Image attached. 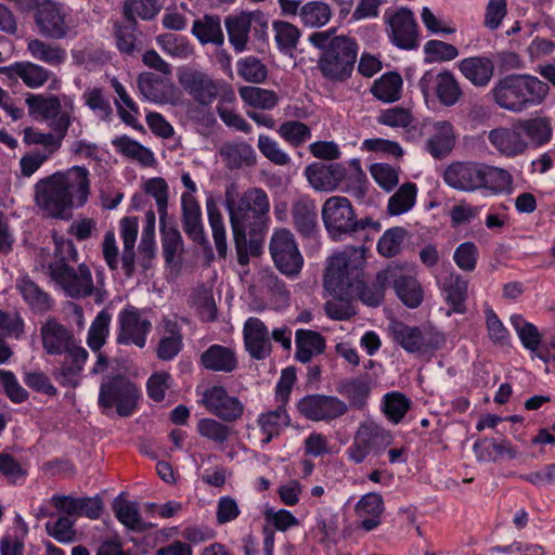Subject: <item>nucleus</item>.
Returning a JSON list of instances; mask_svg holds the SVG:
<instances>
[{"instance_id":"f257e3e1","label":"nucleus","mask_w":555,"mask_h":555,"mask_svg":"<svg viewBox=\"0 0 555 555\" xmlns=\"http://www.w3.org/2000/svg\"><path fill=\"white\" fill-rule=\"evenodd\" d=\"M363 250L354 247H347L343 251L334 254L327 260L324 274V287L335 297L359 296L363 304L377 307L384 298L388 283L376 281L366 284L363 280L364 268Z\"/></svg>"},{"instance_id":"f03ea898","label":"nucleus","mask_w":555,"mask_h":555,"mask_svg":"<svg viewBox=\"0 0 555 555\" xmlns=\"http://www.w3.org/2000/svg\"><path fill=\"white\" fill-rule=\"evenodd\" d=\"M90 172L73 166L55 172L36 184V202L48 216L67 219L75 208L83 207L90 195Z\"/></svg>"},{"instance_id":"7ed1b4c3","label":"nucleus","mask_w":555,"mask_h":555,"mask_svg":"<svg viewBox=\"0 0 555 555\" xmlns=\"http://www.w3.org/2000/svg\"><path fill=\"white\" fill-rule=\"evenodd\" d=\"M550 91L548 83L537 76L509 74L494 82L489 96L499 108L513 114H521L542 105Z\"/></svg>"},{"instance_id":"20e7f679","label":"nucleus","mask_w":555,"mask_h":555,"mask_svg":"<svg viewBox=\"0 0 555 555\" xmlns=\"http://www.w3.org/2000/svg\"><path fill=\"white\" fill-rule=\"evenodd\" d=\"M335 28L315 31L308 41L322 50L318 67L324 78L334 82L349 79L353 73L358 56V43L348 36H334Z\"/></svg>"},{"instance_id":"39448f33","label":"nucleus","mask_w":555,"mask_h":555,"mask_svg":"<svg viewBox=\"0 0 555 555\" xmlns=\"http://www.w3.org/2000/svg\"><path fill=\"white\" fill-rule=\"evenodd\" d=\"M225 208L229 212L233 236L245 238L247 227L257 223L270 210L268 194L260 188L238 193L234 184L225 189Z\"/></svg>"},{"instance_id":"423d86ee","label":"nucleus","mask_w":555,"mask_h":555,"mask_svg":"<svg viewBox=\"0 0 555 555\" xmlns=\"http://www.w3.org/2000/svg\"><path fill=\"white\" fill-rule=\"evenodd\" d=\"M141 398L140 387L129 377L122 374L102 377L98 405L103 414L115 412L120 417H129L139 410Z\"/></svg>"},{"instance_id":"0eeeda50","label":"nucleus","mask_w":555,"mask_h":555,"mask_svg":"<svg viewBox=\"0 0 555 555\" xmlns=\"http://www.w3.org/2000/svg\"><path fill=\"white\" fill-rule=\"evenodd\" d=\"M36 24L40 33L52 39H73L83 24L81 15L72 8L59 3L43 2L36 14Z\"/></svg>"},{"instance_id":"6e6552de","label":"nucleus","mask_w":555,"mask_h":555,"mask_svg":"<svg viewBox=\"0 0 555 555\" xmlns=\"http://www.w3.org/2000/svg\"><path fill=\"white\" fill-rule=\"evenodd\" d=\"M26 103L30 113L47 120L55 133L66 135L75 113L73 96L30 94L26 98Z\"/></svg>"},{"instance_id":"1a4fd4ad","label":"nucleus","mask_w":555,"mask_h":555,"mask_svg":"<svg viewBox=\"0 0 555 555\" xmlns=\"http://www.w3.org/2000/svg\"><path fill=\"white\" fill-rule=\"evenodd\" d=\"M391 430L374 421L360 423L352 443L346 450L349 461L363 463L370 454L380 455L393 443Z\"/></svg>"},{"instance_id":"9d476101","label":"nucleus","mask_w":555,"mask_h":555,"mask_svg":"<svg viewBox=\"0 0 555 555\" xmlns=\"http://www.w3.org/2000/svg\"><path fill=\"white\" fill-rule=\"evenodd\" d=\"M178 80L184 91L198 104L210 105L218 95L222 101L233 102L235 94L224 82L212 79L203 70L185 68L179 72Z\"/></svg>"},{"instance_id":"9b49d317","label":"nucleus","mask_w":555,"mask_h":555,"mask_svg":"<svg viewBox=\"0 0 555 555\" xmlns=\"http://www.w3.org/2000/svg\"><path fill=\"white\" fill-rule=\"evenodd\" d=\"M269 251L276 269L284 275L295 279L304 268V256L293 232L286 228L273 230Z\"/></svg>"},{"instance_id":"f8f14e48","label":"nucleus","mask_w":555,"mask_h":555,"mask_svg":"<svg viewBox=\"0 0 555 555\" xmlns=\"http://www.w3.org/2000/svg\"><path fill=\"white\" fill-rule=\"evenodd\" d=\"M116 343L125 346L144 348L152 332V322L146 311L128 305L117 315Z\"/></svg>"},{"instance_id":"ddd939ff","label":"nucleus","mask_w":555,"mask_h":555,"mask_svg":"<svg viewBox=\"0 0 555 555\" xmlns=\"http://www.w3.org/2000/svg\"><path fill=\"white\" fill-rule=\"evenodd\" d=\"M49 273L52 280L72 298H83L93 292L92 274L85 263L75 269L65 263L63 259L55 260L50 263Z\"/></svg>"},{"instance_id":"4468645a","label":"nucleus","mask_w":555,"mask_h":555,"mask_svg":"<svg viewBox=\"0 0 555 555\" xmlns=\"http://www.w3.org/2000/svg\"><path fill=\"white\" fill-rule=\"evenodd\" d=\"M322 220L328 235L335 241L358 230V220L352 205L344 196H332L324 202Z\"/></svg>"},{"instance_id":"2eb2a0df","label":"nucleus","mask_w":555,"mask_h":555,"mask_svg":"<svg viewBox=\"0 0 555 555\" xmlns=\"http://www.w3.org/2000/svg\"><path fill=\"white\" fill-rule=\"evenodd\" d=\"M418 88L425 99L434 94L448 107L455 105L463 95L459 81L450 70H426L418 81Z\"/></svg>"},{"instance_id":"dca6fc26","label":"nucleus","mask_w":555,"mask_h":555,"mask_svg":"<svg viewBox=\"0 0 555 555\" xmlns=\"http://www.w3.org/2000/svg\"><path fill=\"white\" fill-rule=\"evenodd\" d=\"M299 413L313 422L333 421L343 416L347 404L334 396L308 395L297 402Z\"/></svg>"},{"instance_id":"f3484780","label":"nucleus","mask_w":555,"mask_h":555,"mask_svg":"<svg viewBox=\"0 0 555 555\" xmlns=\"http://www.w3.org/2000/svg\"><path fill=\"white\" fill-rule=\"evenodd\" d=\"M382 283L392 286L398 298L409 308H416L423 300V289L415 278L405 274L399 266H389L378 273Z\"/></svg>"},{"instance_id":"a211bd4d","label":"nucleus","mask_w":555,"mask_h":555,"mask_svg":"<svg viewBox=\"0 0 555 555\" xmlns=\"http://www.w3.org/2000/svg\"><path fill=\"white\" fill-rule=\"evenodd\" d=\"M388 37L392 44L403 50L418 47L417 24L412 11L401 8L387 16Z\"/></svg>"},{"instance_id":"6ab92c4d","label":"nucleus","mask_w":555,"mask_h":555,"mask_svg":"<svg viewBox=\"0 0 555 555\" xmlns=\"http://www.w3.org/2000/svg\"><path fill=\"white\" fill-rule=\"evenodd\" d=\"M201 403L214 415L225 421L238 420L244 411L243 403L228 393L221 386H212L201 393Z\"/></svg>"},{"instance_id":"aec40b11","label":"nucleus","mask_w":555,"mask_h":555,"mask_svg":"<svg viewBox=\"0 0 555 555\" xmlns=\"http://www.w3.org/2000/svg\"><path fill=\"white\" fill-rule=\"evenodd\" d=\"M482 163L453 162L443 172L444 183L460 192L472 193L480 190Z\"/></svg>"},{"instance_id":"412c9836","label":"nucleus","mask_w":555,"mask_h":555,"mask_svg":"<svg viewBox=\"0 0 555 555\" xmlns=\"http://www.w3.org/2000/svg\"><path fill=\"white\" fill-rule=\"evenodd\" d=\"M291 216L297 233L304 240H314L319 232L318 209L315 201L308 195H299L293 199Z\"/></svg>"},{"instance_id":"4be33fe9","label":"nucleus","mask_w":555,"mask_h":555,"mask_svg":"<svg viewBox=\"0 0 555 555\" xmlns=\"http://www.w3.org/2000/svg\"><path fill=\"white\" fill-rule=\"evenodd\" d=\"M254 23L267 27L263 15L258 12H241L229 15L224 21L229 42L236 52H243L247 48L249 31Z\"/></svg>"},{"instance_id":"5701e85b","label":"nucleus","mask_w":555,"mask_h":555,"mask_svg":"<svg viewBox=\"0 0 555 555\" xmlns=\"http://www.w3.org/2000/svg\"><path fill=\"white\" fill-rule=\"evenodd\" d=\"M42 347L48 354L64 356L80 347L73 333L54 319L48 320L40 330Z\"/></svg>"},{"instance_id":"b1692460","label":"nucleus","mask_w":555,"mask_h":555,"mask_svg":"<svg viewBox=\"0 0 555 555\" xmlns=\"http://www.w3.org/2000/svg\"><path fill=\"white\" fill-rule=\"evenodd\" d=\"M488 141L502 156L513 158L528 150V142L518 130L517 122L512 127H496L488 132Z\"/></svg>"},{"instance_id":"393cba45","label":"nucleus","mask_w":555,"mask_h":555,"mask_svg":"<svg viewBox=\"0 0 555 555\" xmlns=\"http://www.w3.org/2000/svg\"><path fill=\"white\" fill-rule=\"evenodd\" d=\"M305 176L310 186L315 191L333 192L344 181L345 166L339 163L328 165L312 163L306 167Z\"/></svg>"},{"instance_id":"a878e982","label":"nucleus","mask_w":555,"mask_h":555,"mask_svg":"<svg viewBox=\"0 0 555 555\" xmlns=\"http://www.w3.org/2000/svg\"><path fill=\"white\" fill-rule=\"evenodd\" d=\"M393 340L410 353L425 354L438 347L430 333L422 332L418 327L395 323L391 327Z\"/></svg>"},{"instance_id":"bb28decb","label":"nucleus","mask_w":555,"mask_h":555,"mask_svg":"<svg viewBox=\"0 0 555 555\" xmlns=\"http://www.w3.org/2000/svg\"><path fill=\"white\" fill-rule=\"evenodd\" d=\"M427 152L436 159L450 154L456 142L454 126L448 120H436L428 125Z\"/></svg>"},{"instance_id":"cd10ccee","label":"nucleus","mask_w":555,"mask_h":555,"mask_svg":"<svg viewBox=\"0 0 555 555\" xmlns=\"http://www.w3.org/2000/svg\"><path fill=\"white\" fill-rule=\"evenodd\" d=\"M138 89L142 96L151 102L160 104H176L179 100V92L171 83L150 72L142 73L137 79Z\"/></svg>"},{"instance_id":"c85d7f7f","label":"nucleus","mask_w":555,"mask_h":555,"mask_svg":"<svg viewBox=\"0 0 555 555\" xmlns=\"http://www.w3.org/2000/svg\"><path fill=\"white\" fill-rule=\"evenodd\" d=\"M246 350L254 359H266L271 353V337L268 327L258 318H248L244 323Z\"/></svg>"},{"instance_id":"c756f323","label":"nucleus","mask_w":555,"mask_h":555,"mask_svg":"<svg viewBox=\"0 0 555 555\" xmlns=\"http://www.w3.org/2000/svg\"><path fill=\"white\" fill-rule=\"evenodd\" d=\"M480 190L486 196L511 195L514 192L512 173L501 167L482 163Z\"/></svg>"},{"instance_id":"7c9ffc66","label":"nucleus","mask_w":555,"mask_h":555,"mask_svg":"<svg viewBox=\"0 0 555 555\" xmlns=\"http://www.w3.org/2000/svg\"><path fill=\"white\" fill-rule=\"evenodd\" d=\"M88 356V351L81 346L64 354V361L54 372L55 379L62 386L77 387L80 384Z\"/></svg>"},{"instance_id":"2f4dec72","label":"nucleus","mask_w":555,"mask_h":555,"mask_svg":"<svg viewBox=\"0 0 555 555\" xmlns=\"http://www.w3.org/2000/svg\"><path fill=\"white\" fill-rule=\"evenodd\" d=\"M457 67L475 87L488 86L495 70L494 60L483 55L465 57L459 62Z\"/></svg>"},{"instance_id":"473e14b6","label":"nucleus","mask_w":555,"mask_h":555,"mask_svg":"<svg viewBox=\"0 0 555 555\" xmlns=\"http://www.w3.org/2000/svg\"><path fill=\"white\" fill-rule=\"evenodd\" d=\"M356 516L360 519V528L372 531L382 524L384 500L377 492H369L360 498L354 506Z\"/></svg>"},{"instance_id":"72a5a7b5","label":"nucleus","mask_w":555,"mask_h":555,"mask_svg":"<svg viewBox=\"0 0 555 555\" xmlns=\"http://www.w3.org/2000/svg\"><path fill=\"white\" fill-rule=\"evenodd\" d=\"M256 423L263 436L261 439V446L263 447L279 437L291 425V416L286 408L280 405L274 410L260 413Z\"/></svg>"},{"instance_id":"f704fd0d","label":"nucleus","mask_w":555,"mask_h":555,"mask_svg":"<svg viewBox=\"0 0 555 555\" xmlns=\"http://www.w3.org/2000/svg\"><path fill=\"white\" fill-rule=\"evenodd\" d=\"M518 130L528 142V146L541 147L551 142L553 137L552 121L545 116L518 119Z\"/></svg>"},{"instance_id":"c9c22d12","label":"nucleus","mask_w":555,"mask_h":555,"mask_svg":"<svg viewBox=\"0 0 555 555\" xmlns=\"http://www.w3.org/2000/svg\"><path fill=\"white\" fill-rule=\"evenodd\" d=\"M10 78L21 79L28 88L42 87L52 76V73L41 65L31 62H15L10 66L0 68Z\"/></svg>"},{"instance_id":"e433bc0d","label":"nucleus","mask_w":555,"mask_h":555,"mask_svg":"<svg viewBox=\"0 0 555 555\" xmlns=\"http://www.w3.org/2000/svg\"><path fill=\"white\" fill-rule=\"evenodd\" d=\"M162 337L157 347V357L170 361L178 356L183 346L181 327L176 320L164 318L162 321Z\"/></svg>"},{"instance_id":"4c0bfd02","label":"nucleus","mask_w":555,"mask_h":555,"mask_svg":"<svg viewBox=\"0 0 555 555\" xmlns=\"http://www.w3.org/2000/svg\"><path fill=\"white\" fill-rule=\"evenodd\" d=\"M16 289L23 297L26 305L37 313H44L51 310L53 299L48 293L41 289L29 276L24 275L17 279Z\"/></svg>"},{"instance_id":"58836bf2","label":"nucleus","mask_w":555,"mask_h":555,"mask_svg":"<svg viewBox=\"0 0 555 555\" xmlns=\"http://www.w3.org/2000/svg\"><path fill=\"white\" fill-rule=\"evenodd\" d=\"M201 363L206 370L230 373L236 369L237 358L233 349L221 345H211L202 353Z\"/></svg>"},{"instance_id":"ea45409f","label":"nucleus","mask_w":555,"mask_h":555,"mask_svg":"<svg viewBox=\"0 0 555 555\" xmlns=\"http://www.w3.org/2000/svg\"><path fill=\"white\" fill-rule=\"evenodd\" d=\"M181 222L183 231L190 240L199 245L207 242L199 202L184 199V204H181Z\"/></svg>"},{"instance_id":"a19ab883","label":"nucleus","mask_w":555,"mask_h":555,"mask_svg":"<svg viewBox=\"0 0 555 555\" xmlns=\"http://www.w3.org/2000/svg\"><path fill=\"white\" fill-rule=\"evenodd\" d=\"M120 237L124 244L121 255V266L125 275L130 278L134 272V245L138 237V219L134 217H124L120 220Z\"/></svg>"},{"instance_id":"79ce46f5","label":"nucleus","mask_w":555,"mask_h":555,"mask_svg":"<svg viewBox=\"0 0 555 555\" xmlns=\"http://www.w3.org/2000/svg\"><path fill=\"white\" fill-rule=\"evenodd\" d=\"M27 52L33 59L53 67L63 65L67 60V52L64 48L38 38L27 40Z\"/></svg>"},{"instance_id":"37998d69","label":"nucleus","mask_w":555,"mask_h":555,"mask_svg":"<svg viewBox=\"0 0 555 555\" xmlns=\"http://www.w3.org/2000/svg\"><path fill=\"white\" fill-rule=\"evenodd\" d=\"M296 359L301 363H308L314 356L321 354L325 349L323 336L311 330H297L295 334Z\"/></svg>"},{"instance_id":"c03bdc74","label":"nucleus","mask_w":555,"mask_h":555,"mask_svg":"<svg viewBox=\"0 0 555 555\" xmlns=\"http://www.w3.org/2000/svg\"><path fill=\"white\" fill-rule=\"evenodd\" d=\"M402 89L401 75L397 72H387L374 81L371 92L377 100L392 103L401 98Z\"/></svg>"},{"instance_id":"a18cd8bd","label":"nucleus","mask_w":555,"mask_h":555,"mask_svg":"<svg viewBox=\"0 0 555 555\" xmlns=\"http://www.w3.org/2000/svg\"><path fill=\"white\" fill-rule=\"evenodd\" d=\"M112 145L117 153L138 162L144 167H150L155 163L154 153L128 135L116 137L112 140Z\"/></svg>"},{"instance_id":"49530a36","label":"nucleus","mask_w":555,"mask_h":555,"mask_svg":"<svg viewBox=\"0 0 555 555\" xmlns=\"http://www.w3.org/2000/svg\"><path fill=\"white\" fill-rule=\"evenodd\" d=\"M192 34L203 44L214 43L216 46H222L224 42L221 20L217 15H205L201 20L194 21Z\"/></svg>"},{"instance_id":"de8ad7c7","label":"nucleus","mask_w":555,"mask_h":555,"mask_svg":"<svg viewBox=\"0 0 555 555\" xmlns=\"http://www.w3.org/2000/svg\"><path fill=\"white\" fill-rule=\"evenodd\" d=\"M332 15L331 7L320 0L308 1L299 10L300 23L310 28L325 26L331 21Z\"/></svg>"},{"instance_id":"09e8293b","label":"nucleus","mask_w":555,"mask_h":555,"mask_svg":"<svg viewBox=\"0 0 555 555\" xmlns=\"http://www.w3.org/2000/svg\"><path fill=\"white\" fill-rule=\"evenodd\" d=\"M242 101L254 108L262 111L273 109L280 101L278 93L273 90L260 87L245 86L238 90Z\"/></svg>"},{"instance_id":"8fccbe9b","label":"nucleus","mask_w":555,"mask_h":555,"mask_svg":"<svg viewBox=\"0 0 555 555\" xmlns=\"http://www.w3.org/2000/svg\"><path fill=\"white\" fill-rule=\"evenodd\" d=\"M467 282L459 274H452L450 279L444 282V297L447 302L451 306V311L448 312V315H450L451 312L464 313L466 311L465 300L467 298Z\"/></svg>"},{"instance_id":"3c124183","label":"nucleus","mask_w":555,"mask_h":555,"mask_svg":"<svg viewBox=\"0 0 555 555\" xmlns=\"http://www.w3.org/2000/svg\"><path fill=\"white\" fill-rule=\"evenodd\" d=\"M206 210L217 253L220 257L224 258L228 246L222 214L212 198L206 201Z\"/></svg>"},{"instance_id":"603ef678","label":"nucleus","mask_w":555,"mask_h":555,"mask_svg":"<svg viewBox=\"0 0 555 555\" xmlns=\"http://www.w3.org/2000/svg\"><path fill=\"white\" fill-rule=\"evenodd\" d=\"M417 196V186L415 183L406 182L402 184L397 192L391 195L387 204V212L390 216H400L410 211Z\"/></svg>"},{"instance_id":"864d4df0","label":"nucleus","mask_w":555,"mask_h":555,"mask_svg":"<svg viewBox=\"0 0 555 555\" xmlns=\"http://www.w3.org/2000/svg\"><path fill=\"white\" fill-rule=\"evenodd\" d=\"M156 42L164 53L173 59L186 60L193 54V46L184 36L167 33L157 36Z\"/></svg>"},{"instance_id":"5fc2aeb1","label":"nucleus","mask_w":555,"mask_h":555,"mask_svg":"<svg viewBox=\"0 0 555 555\" xmlns=\"http://www.w3.org/2000/svg\"><path fill=\"white\" fill-rule=\"evenodd\" d=\"M162 248L165 261L169 264L175 263L184 249V243L181 233L175 227H167L165 222L160 223Z\"/></svg>"},{"instance_id":"6e6d98bb","label":"nucleus","mask_w":555,"mask_h":555,"mask_svg":"<svg viewBox=\"0 0 555 555\" xmlns=\"http://www.w3.org/2000/svg\"><path fill=\"white\" fill-rule=\"evenodd\" d=\"M272 29L279 50L284 54H292L301 36L299 28L285 21H274Z\"/></svg>"},{"instance_id":"4d7b16f0","label":"nucleus","mask_w":555,"mask_h":555,"mask_svg":"<svg viewBox=\"0 0 555 555\" xmlns=\"http://www.w3.org/2000/svg\"><path fill=\"white\" fill-rule=\"evenodd\" d=\"M509 322L522 346L530 350L532 356H534L541 343V335L538 327L525 320L521 314H512Z\"/></svg>"},{"instance_id":"13d9d810","label":"nucleus","mask_w":555,"mask_h":555,"mask_svg":"<svg viewBox=\"0 0 555 555\" xmlns=\"http://www.w3.org/2000/svg\"><path fill=\"white\" fill-rule=\"evenodd\" d=\"M410 408V399L401 392L391 391L383 397L382 411L393 425L403 420Z\"/></svg>"},{"instance_id":"bf43d9fd","label":"nucleus","mask_w":555,"mask_h":555,"mask_svg":"<svg viewBox=\"0 0 555 555\" xmlns=\"http://www.w3.org/2000/svg\"><path fill=\"white\" fill-rule=\"evenodd\" d=\"M116 518L128 529L142 531L145 529L137 503L116 499L113 503Z\"/></svg>"},{"instance_id":"052dcab7","label":"nucleus","mask_w":555,"mask_h":555,"mask_svg":"<svg viewBox=\"0 0 555 555\" xmlns=\"http://www.w3.org/2000/svg\"><path fill=\"white\" fill-rule=\"evenodd\" d=\"M408 232L402 227H393L386 230L377 241V253L386 258H391L400 254L403 241Z\"/></svg>"},{"instance_id":"680f3d73","label":"nucleus","mask_w":555,"mask_h":555,"mask_svg":"<svg viewBox=\"0 0 555 555\" xmlns=\"http://www.w3.org/2000/svg\"><path fill=\"white\" fill-rule=\"evenodd\" d=\"M143 190L146 194L151 195L155 199L157 211L159 215V221L160 223L165 222L167 217L169 192V188L166 180L160 177L147 179L143 183Z\"/></svg>"},{"instance_id":"e2e57ef3","label":"nucleus","mask_w":555,"mask_h":555,"mask_svg":"<svg viewBox=\"0 0 555 555\" xmlns=\"http://www.w3.org/2000/svg\"><path fill=\"white\" fill-rule=\"evenodd\" d=\"M278 134L292 146L298 147L311 139L310 128L296 120H288L280 125Z\"/></svg>"},{"instance_id":"0e129e2a","label":"nucleus","mask_w":555,"mask_h":555,"mask_svg":"<svg viewBox=\"0 0 555 555\" xmlns=\"http://www.w3.org/2000/svg\"><path fill=\"white\" fill-rule=\"evenodd\" d=\"M237 74L247 82L261 83L267 79L266 65L255 56L240 59L236 64Z\"/></svg>"},{"instance_id":"69168bd1","label":"nucleus","mask_w":555,"mask_h":555,"mask_svg":"<svg viewBox=\"0 0 555 555\" xmlns=\"http://www.w3.org/2000/svg\"><path fill=\"white\" fill-rule=\"evenodd\" d=\"M425 61L427 63L449 62L459 56V50L455 46L431 39L424 44Z\"/></svg>"},{"instance_id":"338daca9","label":"nucleus","mask_w":555,"mask_h":555,"mask_svg":"<svg viewBox=\"0 0 555 555\" xmlns=\"http://www.w3.org/2000/svg\"><path fill=\"white\" fill-rule=\"evenodd\" d=\"M257 147L274 165L286 166L292 162L291 156L280 146L279 142L267 134H259Z\"/></svg>"},{"instance_id":"774afa93","label":"nucleus","mask_w":555,"mask_h":555,"mask_svg":"<svg viewBox=\"0 0 555 555\" xmlns=\"http://www.w3.org/2000/svg\"><path fill=\"white\" fill-rule=\"evenodd\" d=\"M196 427L202 437L218 446H223L231 434L229 426L208 417L199 420Z\"/></svg>"}]
</instances>
